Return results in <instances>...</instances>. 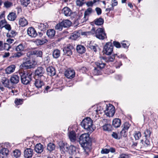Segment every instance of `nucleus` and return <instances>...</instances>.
<instances>
[{"instance_id":"nucleus-1","label":"nucleus","mask_w":158,"mask_h":158,"mask_svg":"<svg viewBox=\"0 0 158 158\" xmlns=\"http://www.w3.org/2000/svg\"><path fill=\"white\" fill-rule=\"evenodd\" d=\"M81 125L90 134L95 129V128L93 125V121L90 118H86L83 119L81 123Z\"/></svg>"},{"instance_id":"nucleus-2","label":"nucleus","mask_w":158,"mask_h":158,"mask_svg":"<svg viewBox=\"0 0 158 158\" xmlns=\"http://www.w3.org/2000/svg\"><path fill=\"white\" fill-rule=\"evenodd\" d=\"M89 132H88L87 133L83 134L79 137V143L85 151L88 148V146L89 145Z\"/></svg>"},{"instance_id":"nucleus-3","label":"nucleus","mask_w":158,"mask_h":158,"mask_svg":"<svg viewBox=\"0 0 158 158\" xmlns=\"http://www.w3.org/2000/svg\"><path fill=\"white\" fill-rule=\"evenodd\" d=\"M151 133L152 132L149 129H147L144 131L143 134L145 140L144 141L143 139H142L141 140V143L143 144V147H147L150 145L149 140Z\"/></svg>"},{"instance_id":"nucleus-4","label":"nucleus","mask_w":158,"mask_h":158,"mask_svg":"<svg viewBox=\"0 0 158 158\" xmlns=\"http://www.w3.org/2000/svg\"><path fill=\"white\" fill-rule=\"evenodd\" d=\"M32 73H31L27 72L22 73H15L13 74L11 77L10 79H19V76L21 77V79H31Z\"/></svg>"},{"instance_id":"nucleus-5","label":"nucleus","mask_w":158,"mask_h":158,"mask_svg":"<svg viewBox=\"0 0 158 158\" xmlns=\"http://www.w3.org/2000/svg\"><path fill=\"white\" fill-rule=\"evenodd\" d=\"M106 109L104 110V112L106 116L109 117H112L115 113V108L114 106L111 104H104Z\"/></svg>"},{"instance_id":"nucleus-6","label":"nucleus","mask_w":158,"mask_h":158,"mask_svg":"<svg viewBox=\"0 0 158 158\" xmlns=\"http://www.w3.org/2000/svg\"><path fill=\"white\" fill-rule=\"evenodd\" d=\"M23 60L24 62L20 66L21 69H31L34 67V64L31 62L29 59L27 57H24Z\"/></svg>"},{"instance_id":"nucleus-7","label":"nucleus","mask_w":158,"mask_h":158,"mask_svg":"<svg viewBox=\"0 0 158 158\" xmlns=\"http://www.w3.org/2000/svg\"><path fill=\"white\" fill-rule=\"evenodd\" d=\"M95 36L100 40H103L107 38L106 34L103 28H99L96 31Z\"/></svg>"},{"instance_id":"nucleus-8","label":"nucleus","mask_w":158,"mask_h":158,"mask_svg":"<svg viewBox=\"0 0 158 158\" xmlns=\"http://www.w3.org/2000/svg\"><path fill=\"white\" fill-rule=\"evenodd\" d=\"M19 81V80H5L2 82L5 87L10 88H12L14 84L17 83Z\"/></svg>"},{"instance_id":"nucleus-9","label":"nucleus","mask_w":158,"mask_h":158,"mask_svg":"<svg viewBox=\"0 0 158 158\" xmlns=\"http://www.w3.org/2000/svg\"><path fill=\"white\" fill-rule=\"evenodd\" d=\"M62 12L66 16H71L74 18L77 15L76 12H72L71 9L68 7H64L62 10Z\"/></svg>"},{"instance_id":"nucleus-10","label":"nucleus","mask_w":158,"mask_h":158,"mask_svg":"<svg viewBox=\"0 0 158 158\" xmlns=\"http://www.w3.org/2000/svg\"><path fill=\"white\" fill-rule=\"evenodd\" d=\"M113 46L111 42H108L104 46L103 52L107 55H110L112 53L113 50Z\"/></svg>"},{"instance_id":"nucleus-11","label":"nucleus","mask_w":158,"mask_h":158,"mask_svg":"<svg viewBox=\"0 0 158 158\" xmlns=\"http://www.w3.org/2000/svg\"><path fill=\"white\" fill-rule=\"evenodd\" d=\"M43 54L42 52L40 50H33L28 52L27 53V56L30 58L36 56L37 57H42Z\"/></svg>"},{"instance_id":"nucleus-12","label":"nucleus","mask_w":158,"mask_h":158,"mask_svg":"<svg viewBox=\"0 0 158 158\" xmlns=\"http://www.w3.org/2000/svg\"><path fill=\"white\" fill-rule=\"evenodd\" d=\"M104 105H98L94 106L93 107L94 108L93 113L94 114H102L103 112H104V110L103 107H105Z\"/></svg>"},{"instance_id":"nucleus-13","label":"nucleus","mask_w":158,"mask_h":158,"mask_svg":"<svg viewBox=\"0 0 158 158\" xmlns=\"http://www.w3.org/2000/svg\"><path fill=\"white\" fill-rule=\"evenodd\" d=\"M130 126V125L128 122L124 123L123 126V129L120 132L121 136L123 137H126L127 136L128 129Z\"/></svg>"},{"instance_id":"nucleus-14","label":"nucleus","mask_w":158,"mask_h":158,"mask_svg":"<svg viewBox=\"0 0 158 158\" xmlns=\"http://www.w3.org/2000/svg\"><path fill=\"white\" fill-rule=\"evenodd\" d=\"M73 49L72 46L69 45L65 47L63 49L64 55L70 56L72 54V49Z\"/></svg>"},{"instance_id":"nucleus-15","label":"nucleus","mask_w":158,"mask_h":158,"mask_svg":"<svg viewBox=\"0 0 158 158\" xmlns=\"http://www.w3.org/2000/svg\"><path fill=\"white\" fill-rule=\"evenodd\" d=\"M44 73V69L41 67H38L35 71V77L37 78H44L43 74Z\"/></svg>"},{"instance_id":"nucleus-16","label":"nucleus","mask_w":158,"mask_h":158,"mask_svg":"<svg viewBox=\"0 0 158 158\" xmlns=\"http://www.w3.org/2000/svg\"><path fill=\"white\" fill-rule=\"evenodd\" d=\"M75 73L73 69H68L64 72L65 76L68 78L72 79L75 76Z\"/></svg>"},{"instance_id":"nucleus-17","label":"nucleus","mask_w":158,"mask_h":158,"mask_svg":"<svg viewBox=\"0 0 158 158\" xmlns=\"http://www.w3.org/2000/svg\"><path fill=\"white\" fill-rule=\"evenodd\" d=\"M27 33L29 36L32 38L35 37L37 35L36 30L32 27H30L28 28Z\"/></svg>"},{"instance_id":"nucleus-18","label":"nucleus","mask_w":158,"mask_h":158,"mask_svg":"<svg viewBox=\"0 0 158 158\" xmlns=\"http://www.w3.org/2000/svg\"><path fill=\"white\" fill-rule=\"evenodd\" d=\"M33 153V150L31 148H27L24 152V156L25 158H30L32 157Z\"/></svg>"},{"instance_id":"nucleus-19","label":"nucleus","mask_w":158,"mask_h":158,"mask_svg":"<svg viewBox=\"0 0 158 158\" xmlns=\"http://www.w3.org/2000/svg\"><path fill=\"white\" fill-rule=\"evenodd\" d=\"M9 150L6 148H3L0 151V158H7Z\"/></svg>"},{"instance_id":"nucleus-20","label":"nucleus","mask_w":158,"mask_h":158,"mask_svg":"<svg viewBox=\"0 0 158 158\" xmlns=\"http://www.w3.org/2000/svg\"><path fill=\"white\" fill-rule=\"evenodd\" d=\"M46 70L48 74L50 76H54L56 74L55 69L52 66L48 67L46 69Z\"/></svg>"},{"instance_id":"nucleus-21","label":"nucleus","mask_w":158,"mask_h":158,"mask_svg":"<svg viewBox=\"0 0 158 158\" xmlns=\"http://www.w3.org/2000/svg\"><path fill=\"white\" fill-rule=\"evenodd\" d=\"M121 124V121L119 118H115L112 122V125L115 128L119 127Z\"/></svg>"},{"instance_id":"nucleus-22","label":"nucleus","mask_w":158,"mask_h":158,"mask_svg":"<svg viewBox=\"0 0 158 158\" xmlns=\"http://www.w3.org/2000/svg\"><path fill=\"white\" fill-rule=\"evenodd\" d=\"M16 67L15 65L12 64L6 69V72L7 74H10L13 72L15 69Z\"/></svg>"},{"instance_id":"nucleus-23","label":"nucleus","mask_w":158,"mask_h":158,"mask_svg":"<svg viewBox=\"0 0 158 158\" xmlns=\"http://www.w3.org/2000/svg\"><path fill=\"white\" fill-rule=\"evenodd\" d=\"M76 50L79 53L82 54L85 52V48L84 46L81 45H79L77 47Z\"/></svg>"},{"instance_id":"nucleus-24","label":"nucleus","mask_w":158,"mask_h":158,"mask_svg":"<svg viewBox=\"0 0 158 158\" xmlns=\"http://www.w3.org/2000/svg\"><path fill=\"white\" fill-rule=\"evenodd\" d=\"M35 150L37 153H41L43 151V145L40 143L37 144L35 146Z\"/></svg>"},{"instance_id":"nucleus-25","label":"nucleus","mask_w":158,"mask_h":158,"mask_svg":"<svg viewBox=\"0 0 158 158\" xmlns=\"http://www.w3.org/2000/svg\"><path fill=\"white\" fill-rule=\"evenodd\" d=\"M28 24V21L24 18H20L19 20V24L21 27H25Z\"/></svg>"},{"instance_id":"nucleus-26","label":"nucleus","mask_w":158,"mask_h":158,"mask_svg":"<svg viewBox=\"0 0 158 158\" xmlns=\"http://www.w3.org/2000/svg\"><path fill=\"white\" fill-rule=\"evenodd\" d=\"M25 48V45L23 44H20L16 47L15 49L18 52H21L24 51Z\"/></svg>"},{"instance_id":"nucleus-27","label":"nucleus","mask_w":158,"mask_h":158,"mask_svg":"<svg viewBox=\"0 0 158 158\" xmlns=\"http://www.w3.org/2000/svg\"><path fill=\"white\" fill-rule=\"evenodd\" d=\"M47 35L49 38H53L55 35V31L52 29H50L47 30L46 33Z\"/></svg>"},{"instance_id":"nucleus-28","label":"nucleus","mask_w":158,"mask_h":158,"mask_svg":"<svg viewBox=\"0 0 158 158\" xmlns=\"http://www.w3.org/2000/svg\"><path fill=\"white\" fill-rule=\"evenodd\" d=\"M17 16L15 13H10L7 16V19L10 21H14L16 19Z\"/></svg>"},{"instance_id":"nucleus-29","label":"nucleus","mask_w":158,"mask_h":158,"mask_svg":"<svg viewBox=\"0 0 158 158\" xmlns=\"http://www.w3.org/2000/svg\"><path fill=\"white\" fill-rule=\"evenodd\" d=\"M63 27H69L72 24L71 22L69 20L65 19L61 22Z\"/></svg>"},{"instance_id":"nucleus-30","label":"nucleus","mask_w":158,"mask_h":158,"mask_svg":"<svg viewBox=\"0 0 158 158\" xmlns=\"http://www.w3.org/2000/svg\"><path fill=\"white\" fill-rule=\"evenodd\" d=\"M69 138L71 142H74L76 139V134L74 131H72L69 134Z\"/></svg>"},{"instance_id":"nucleus-31","label":"nucleus","mask_w":158,"mask_h":158,"mask_svg":"<svg viewBox=\"0 0 158 158\" xmlns=\"http://www.w3.org/2000/svg\"><path fill=\"white\" fill-rule=\"evenodd\" d=\"M35 84L37 88H40L44 85V83L41 80H36Z\"/></svg>"},{"instance_id":"nucleus-32","label":"nucleus","mask_w":158,"mask_h":158,"mask_svg":"<svg viewBox=\"0 0 158 158\" xmlns=\"http://www.w3.org/2000/svg\"><path fill=\"white\" fill-rule=\"evenodd\" d=\"M104 19L102 18H99L94 20V23L97 25H101L104 23Z\"/></svg>"},{"instance_id":"nucleus-33","label":"nucleus","mask_w":158,"mask_h":158,"mask_svg":"<svg viewBox=\"0 0 158 158\" xmlns=\"http://www.w3.org/2000/svg\"><path fill=\"white\" fill-rule=\"evenodd\" d=\"M48 40L46 39H37L35 40V43L38 45H42L47 42Z\"/></svg>"},{"instance_id":"nucleus-34","label":"nucleus","mask_w":158,"mask_h":158,"mask_svg":"<svg viewBox=\"0 0 158 158\" xmlns=\"http://www.w3.org/2000/svg\"><path fill=\"white\" fill-rule=\"evenodd\" d=\"M97 66L100 69H103L105 67L106 64L101 60H98L96 62Z\"/></svg>"},{"instance_id":"nucleus-35","label":"nucleus","mask_w":158,"mask_h":158,"mask_svg":"<svg viewBox=\"0 0 158 158\" xmlns=\"http://www.w3.org/2000/svg\"><path fill=\"white\" fill-rule=\"evenodd\" d=\"M104 131H110L112 130V126L110 124H106L102 127Z\"/></svg>"},{"instance_id":"nucleus-36","label":"nucleus","mask_w":158,"mask_h":158,"mask_svg":"<svg viewBox=\"0 0 158 158\" xmlns=\"http://www.w3.org/2000/svg\"><path fill=\"white\" fill-rule=\"evenodd\" d=\"M52 55L54 58H58L60 55V51L58 49L55 50L53 52Z\"/></svg>"},{"instance_id":"nucleus-37","label":"nucleus","mask_w":158,"mask_h":158,"mask_svg":"<svg viewBox=\"0 0 158 158\" xmlns=\"http://www.w3.org/2000/svg\"><path fill=\"white\" fill-rule=\"evenodd\" d=\"M92 11V9L91 8H89L87 9L85 11L84 15H85V20H88V15L91 13Z\"/></svg>"},{"instance_id":"nucleus-38","label":"nucleus","mask_w":158,"mask_h":158,"mask_svg":"<svg viewBox=\"0 0 158 158\" xmlns=\"http://www.w3.org/2000/svg\"><path fill=\"white\" fill-rule=\"evenodd\" d=\"M79 36V34L78 32H74L71 35L70 38L73 40H76Z\"/></svg>"},{"instance_id":"nucleus-39","label":"nucleus","mask_w":158,"mask_h":158,"mask_svg":"<svg viewBox=\"0 0 158 158\" xmlns=\"http://www.w3.org/2000/svg\"><path fill=\"white\" fill-rule=\"evenodd\" d=\"M134 137L136 140H139L141 136V134L139 131H135L134 134Z\"/></svg>"},{"instance_id":"nucleus-40","label":"nucleus","mask_w":158,"mask_h":158,"mask_svg":"<svg viewBox=\"0 0 158 158\" xmlns=\"http://www.w3.org/2000/svg\"><path fill=\"white\" fill-rule=\"evenodd\" d=\"M55 147L54 144L50 143L48 144L47 148L48 150L51 152L55 149Z\"/></svg>"},{"instance_id":"nucleus-41","label":"nucleus","mask_w":158,"mask_h":158,"mask_svg":"<svg viewBox=\"0 0 158 158\" xmlns=\"http://www.w3.org/2000/svg\"><path fill=\"white\" fill-rule=\"evenodd\" d=\"M21 4L26 7L30 3V0H20Z\"/></svg>"},{"instance_id":"nucleus-42","label":"nucleus","mask_w":158,"mask_h":158,"mask_svg":"<svg viewBox=\"0 0 158 158\" xmlns=\"http://www.w3.org/2000/svg\"><path fill=\"white\" fill-rule=\"evenodd\" d=\"M13 156L16 158L19 157L21 155L20 151L19 150H16L13 151Z\"/></svg>"},{"instance_id":"nucleus-43","label":"nucleus","mask_w":158,"mask_h":158,"mask_svg":"<svg viewBox=\"0 0 158 158\" xmlns=\"http://www.w3.org/2000/svg\"><path fill=\"white\" fill-rule=\"evenodd\" d=\"M16 35V32L14 31H11L9 32L7 34V36L8 37H12Z\"/></svg>"},{"instance_id":"nucleus-44","label":"nucleus","mask_w":158,"mask_h":158,"mask_svg":"<svg viewBox=\"0 0 158 158\" xmlns=\"http://www.w3.org/2000/svg\"><path fill=\"white\" fill-rule=\"evenodd\" d=\"M64 80L66 81L67 86L70 87L73 85V80Z\"/></svg>"},{"instance_id":"nucleus-45","label":"nucleus","mask_w":158,"mask_h":158,"mask_svg":"<svg viewBox=\"0 0 158 158\" xmlns=\"http://www.w3.org/2000/svg\"><path fill=\"white\" fill-rule=\"evenodd\" d=\"M131 155L126 153L120 154L118 158H130Z\"/></svg>"},{"instance_id":"nucleus-46","label":"nucleus","mask_w":158,"mask_h":158,"mask_svg":"<svg viewBox=\"0 0 158 158\" xmlns=\"http://www.w3.org/2000/svg\"><path fill=\"white\" fill-rule=\"evenodd\" d=\"M63 26L62 24H61V22L57 24L55 26V28L57 30L59 31H61L62 30Z\"/></svg>"},{"instance_id":"nucleus-47","label":"nucleus","mask_w":158,"mask_h":158,"mask_svg":"<svg viewBox=\"0 0 158 158\" xmlns=\"http://www.w3.org/2000/svg\"><path fill=\"white\" fill-rule=\"evenodd\" d=\"M15 103L17 105H21L23 103V99L16 98L15 101Z\"/></svg>"},{"instance_id":"nucleus-48","label":"nucleus","mask_w":158,"mask_h":158,"mask_svg":"<svg viewBox=\"0 0 158 158\" xmlns=\"http://www.w3.org/2000/svg\"><path fill=\"white\" fill-rule=\"evenodd\" d=\"M6 23V21L5 19L1 20L0 21V29H2L4 27V26Z\"/></svg>"},{"instance_id":"nucleus-49","label":"nucleus","mask_w":158,"mask_h":158,"mask_svg":"<svg viewBox=\"0 0 158 158\" xmlns=\"http://www.w3.org/2000/svg\"><path fill=\"white\" fill-rule=\"evenodd\" d=\"M4 4L5 7L6 8H9L12 6V3L8 1L5 2Z\"/></svg>"},{"instance_id":"nucleus-50","label":"nucleus","mask_w":158,"mask_h":158,"mask_svg":"<svg viewBox=\"0 0 158 158\" xmlns=\"http://www.w3.org/2000/svg\"><path fill=\"white\" fill-rule=\"evenodd\" d=\"M117 55L116 54H114L108 58V62H112L115 59V56Z\"/></svg>"},{"instance_id":"nucleus-51","label":"nucleus","mask_w":158,"mask_h":158,"mask_svg":"<svg viewBox=\"0 0 158 158\" xmlns=\"http://www.w3.org/2000/svg\"><path fill=\"white\" fill-rule=\"evenodd\" d=\"M122 65L121 61H116L114 64V66L116 68H119Z\"/></svg>"},{"instance_id":"nucleus-52","label":"nucleus","mask_w":158,"mask_h":158,"mask_svg":"<svg viewBox=\"0 0 158 158\" xmlns=\"http://www.w3.org/2000/svg\"><path fill=\"white\" fill-rule=\"evenodd\" d=\"M93 73L95 75H97L100 74L101 72L100 70H98L96 68H95L93 70Z\"/></svg>"},{"instance_id":"nucleus-53","label":"nucleus","mask_w":158,"mask_h":158,"mask_svg":"<svg viewBox=\"0 0 158 158\" xmlns=\"http://www.w3.org/2000/svg\"><path fill=\"white\" fill-rule=\"evenodd\" d=\"M111 136L113 138L117 139H119L120 138L118 137V134L115 132H113L111 135Z\"/></svg>"},{"instance_id":"nucleus-54","label":"nucleus","mask_w":158,"mask_h":158,"mask_svg":"<svg viewBox=\"0 0 158 158\" xmlns=\"http://www.w3.org/2000/svg\"><path fill=\"white\" fill-rule=\"evenodd\" d=\"M60 147V149L63 151H66L68 150V147L66 145H65L64 143L63 144V145H62Z\"/></svg>"},{"instance_id":"nucleus-55","label":"nucleus","mask_w":158,"mask_h":158,"mask_svg":"<svg viewBox=\"0 0 158 158\" xmlns=\"http://www.w3.org/2000/svg\"><path fill=\"white\" fill-rule=\"evenodd\" d=\"M101 153L102 154H106L109 153V149L103 148L102 149Z\"/></svg>"},{"instance_id":"nucleus-56","label":"nucleus","mask_w":158,"mask_h":158,"mask_svg":"<svg viewBox=\"0 0 158 158\" xmlns=\"http://www.w3.org/2000/svg\"><path fill=\"white\" fill-rule=\"evenodd\" d=\"M23 54L21 53V52H18L17 53H15L14 54V56L15 57H20Z\"/></svg>"},{"instance_id":"nucleus-57","label":"nucleus","mask_w":158,"mask_h":158,"mask_svg":"<svg viewBox=\"0 0 158 158\" xmlns=\"http://www.w3.org/2000/svg\"><path fill=\"white\" fill-rule=\"evenodd\" d=\"M22 83L25 85H27L29 84L30 81L29 80H21Z\"/></svg>"},{"instance_id":"nucleus-58","label":"nucleus","mask_w":158,"mask_h":158,"mask_svg":"<svg viewBox=\"0 0 158 158\" xmlns=\"http://www.w3.org/2000/svg\"><path fill=\"white\" fill-rule=\"evenodd\" d=\"M114 45L117 48H119L121 47V45L118 42L115 41L113 42Z\"/></svg>"},{"instance_id":"nucleus-59","label":"nucleus","mask_w":158,"mask_h":158,"mask_svg":"<svg viewBox=\"0 0 158 158\" xmlns=\"http://www.w3.org/2000/svg\"><path fill=\"white\" fill-rule=\"evenodd\" d=\"M76 3L77 6H81L84 4V3L80 0H77L76 1Z\"/></svg>"},{"instance_id":"nucleus-60","label":"nucleus","mask_w":158,"mask_h":158,"mask_svg":"<svg viewBox=\"0 0 158 158\" xmlns=\"http://www.w3.org/2000/svg\"><path fill=\"white\" fill-rule=\"evenodd\" d=\"M4 49L6 50H9L11 48L10 45L8 43H5L4 45Z\"/></svg>"},{"instance_id":"nucleus-61","label":"nucleus","mask_w":158,"mask_h":158,"mask_svg":"<svg viewBox=\"0 0 158 158\" xmlns=\"http://www.w3.org/2000/svg\"><path fill=\"white\" fill-rule=\"evenodd\" d=\"M39 28L41 31H44L45 29V26L43 24H40L39 26Z\"/></svg>"},{"instance_id":"nucleus-62","label":"nucleus","mask_w":158,"mask_h":158,"mask_svg":"<svg viewBox=\"0 0 158 158\" xmlns=\"http://www.w3.org/2000/svg\"><path fill=\"white\" fill-rule=\"evenodd\" d=\"M4 27L5 28L8 30L9 31H10L11 29V27L10 25L9 24H6V25L4 26Z\"/></svg>"},{"instance_id":"nucleus-63","label":"nucleus","mask_w":158,"mask_h":158,"mask_svg":"<svg viewBox=\"0 0 158 158\" xmlns=\"http://www.w3.org/2000/svg\"><path fill=\"white\" fill-rule=\"evenodd\" d=\"M87 71L86 68L85 67H83L80 69V72L82 73H84Z\"/></svg>"},{"instance_id":"nucleus-64","label":"nucleus","mask_w":158,"mask_h":158,"mask_svg":"<svg viewBox=\"0 0 158 158\" xmlns=\"http://www.w3.org/2000/svg\"><path fill=\"white\" fill-rule=\"evenodd\" d=\"M96 10L98 15H100L101 14L102 10L100 8L98 7L96 8Z\"/></svg>"}]
</instances>
